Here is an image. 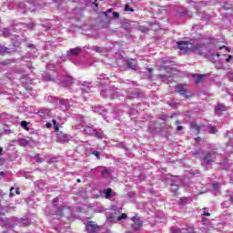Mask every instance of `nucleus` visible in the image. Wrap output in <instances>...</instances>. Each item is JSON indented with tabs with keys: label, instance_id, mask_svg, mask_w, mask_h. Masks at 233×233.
Instances as JSON below:
<instances>
[{
	"label": "nucleus",
	"instance_id": "obj_53",
	"mask_svg": "<svg viewBox=\"0 0 233 233\" xmlns=\"http://www.w3.org/2000/svg\"><path fill=\"white\" fill-rule=\"evenodd\" d=\"M70 81H72V77H69Z\"/></svg>",
	"mask_w": 233,
	"mask_h": 233
},
{
	"label": "nucleus",
	"instance_id": "obj_3",
	"mask_svg": "<svg viewBox=\"0 0 233 233\" xmlns=\"http://www.w3.org/2000/svg\"><path fill=\"white\" fill-rule=\"evenodd\" d=\"M131 221H133L132 228L136 231L141 230L143 228V221L139 220L137 217H132Z\"/></svg>",
	"mask_w": 233,
	"mask_h": 233
},
{
	"label": "nucleus",
	"instance_id": "obj_40",
	"mask_svg": "<svg viewBox=\"0 0 233 233\" xmlns=\"http://www.w3.org/2000/svg\"><path fill=\"white\" fill-rule=\"evenodd\" d=\"M213 188H215V190H218V184H213Z\"/></svg>",
	"mask_w": 233,
	"mask_h": 233
},
{
	"label": "nucleus",
	"instance_id": "obj_13",
	"mask_svg": "<svg viewBox=\"0 0 233 233\" xmlns=\"http://www.w3.org/2000/svg\"><path fill=\"white\" fill-rule=\"evenodd\" d=\"M106 199H110V196L112 195V188L108 187L107 189L104 190Z\"/></svg>",
	"mask_w": 233,
	"mask_h": 233
},
{
	"label": "nucleus",
	"instance_id": "obj_35",
	"mask_svg": "<svg viewBox=\"0 0 233 233\" xmlns=\"http://www.w3.org/2000/svg\"><path fill=\"white\" fill-rule=\"evenodd\" d=\"M93 5L96 6V8H98L99 7V4H97V0H95L93 2Z\"/></svg>",
	"mask_w": 233,
	"mask_h": 233
},
{
	"label": "nucleus",
	"instance_id": "obj_36",
	"mask_svg": "<svg viewBox=\"0 0 233 233\" xmlns=\"http://www.w3.org/2000/svg\"><path fill=\"white\" fill-rule=\"evenodd\" d=\"M46 128H52V124L49 123V122H47V123L46 124Z\"/></svg>",
	"mask_w": 233,
	"mask_h": 233
},
{
	"label": "nucleus",
	"instance_id": "obj_44",
	"mask_svg": "<svg viewBox=\"0 0 233 233\" xmlns=\"http://www.w3.org/2000/svg\"><path fill=\"white\" fill-rule=\"evenodd\" d=\"M3 154V147H0V156Z\"/></svg>",
	"mask_w": 233,
	"mask_h": 233
},
{
	"label": "nucleus",
	"instance_id": "obj_1",
	"mask_svg": "<svg viewBox=\"0 0 233 233\" xmlns=\"http://www.w3.org/2000/svg\"><path fill=\"white\" fill-rule=\"evenodd\" d=\"M175 92L180 96H184L186 99L192 97V93L188 91V89H187V87H185L182 84H178L175 86Z\"/></svg>",
	"mask_w": 233,
	"mask_h": 233
},
{
	"label": "nucleus",
	"instance_id": "obj_9",
	"mask_svg": "<svg viewBox=\"0 0 233 233\" xmlns=\"http://www.w3.org/2000/svg\"><path fill=\"white\" fill-rule=\"evenodd\" d=\"M127 65L128 68H131V70H136L137 68V61L131 59L127 62Z\"/></svg>",
	"mask_w": 233,
	"mask_h": 233
},
{
	"label": "nucleus",
	"instance_id": "obj_47",
	"mask_svg": "<svg viewBox=\"0 0 233 233\" xmlns=\"http://www.w3.org/2000/svg\"><path fill=\"white\" fill-rule=\"evenodd\" d=\"M0 176H5V172L1 171Z\"/></svg>",
	"mask_w": 233,
	"mask_h": 233
},
{
	"label": "nucleus",
	"instance_id": "obj_46",
	"mask_svg": "<svg viewBox=\"0 0 233 233\" xmlns=\"http://www.w3.org/2000/svg\"><path fill=\"white\" fill-rule=\"evenodd\" d=\"M196 141H201V137H197Z\"/></svg>",
	"mask_w": 233,
	"mask_h": 233
},
{
	"label": "nucleus",
	"instance_id": "obj_21",
	"mask_svg": "<svg viewBox=\"0 0 233 233\" xmlns=\"http://www.w3.org/2000/svg\"><path fill=\"white\" fill-rule=\"evenodd\" d=\"M125 12H134V8L130 7V5H126L124 7Z\"/></svg>",
	"mask_w": 233,
	"mask_h": 233
},
{
	"label": "nucleus",
	"instance_id": "obj_42",
	"mask_svg": "<svg viewBox=\"0 0 233 233\" xmlns=\"http://www.w3.org/2000/svg\"><path fill=\"white\" fill-rule=\"evenodd\" d=\"M15 194H16V195L21 194V192L19 191V188H16V190H15Z\"/></svg>",
	"mask_w": 233,
	"mask_h": 233
},
{
	"label": "nucleus",
	"instance_id": "obj_48",
	"mask_svg": "<svg viewBox=\"0 0 233 233\" xmlns=\"http://www.w3.org/2000/svg\"><path fill=\"white\" fill-rule=\"evenodd\" d=\"M107 219H108V220L114 219V217H108Z\"/></svg>",
	"mask_w": 233,
	"mask_h": 233
},
{
	"label": "nucleus",
	"instance_id": "obj_33",
	"mask_svg": "<svg viewBox=\"0 0 233 233\" xmlns=\"http://www.w3.org/2000/svg\"><path fill=\"white\" fill-rule=\"evenodd\" d=\"M59 203V198H56L53 199V205H57Z\"/></svg>",
	"mask_w": 233,
	"mask_h": 233
},
{
	"label": "nucleus",
	"instance_id": "obj_32",
	"mask_svg": "<svg viewBox=\"0 0 233 233\" xmlns=\"http://www.w3.org/2000/svg\"><path fill=\"white\" fill-rule=\"evenodd\" d=\"M158 70H160V71L164 70L165 72H168V69L167 68V66H160Z\"/></svg>",
	"mask_w": 233,
	"mask_h": 233
},
{
	"label": "nucleus",
	"instance_id": "obj_6",
	"mask_svg": "<svg viewBox=\"0 0 233 233\" xmlns=\"http://www.w3.org/2000/svg\"><path fill=\"white\" fill-rule=\"evenodd\" d=\"M56 139L60 143H68V135L63 133V132H58L56 134Z\"/></svg>",
	"mask_w": 233,
	"mask_h": 233
},
{
	"label": "nucleus",
	"instance_id": "obj_24",
	"mask_svg": "<svg viewBox=\"0 0 233 233\" xmlns=\"http://www.w3.org/2000/svg\"><path fill=\"white\" fill-rule=\"evenodd\" d=\"M54 163H57V157H51L48 161V164L49 165H54Z\"/></svg>",
	"mask_w": 233,
	"mask_h": 233
},
{
	"label": "nucleus",
	"instance_id": "obj_49",
	"mask_svg": "<svg viewBox=\"0 0 233 233\" xmlns=\"http://www.w3.org/2000/svg\"><path fill=\"white\" fill-rule=\"evenodd\" d=\"M180 123H181V122H179V120H177V121H176V124H177V125H179Z\"/></svg>",
	"mask_w": 233,
	"mask_h": 233
},
{
	"label": "nucleus",
	"instance_id": "obj_18",
	"mask_svg": "<svg viewBox=\"0 0 233 233\" xmlns=\"http://www.w3.org/2000/svg\"><path fill=\"white\" fill-rule=\"evenodd\" d=\"M128 216L126 213H122L121 216L117 217V221H121L122 219H127Z\"/></svg>",
	"mask_w": 233,
	"mask_h": 233
},
{
	"label": "nucleus",
	"instance_id": "obj_52",
	"mask_svg": "<svg viewBox=\"0 0 233 233\" xmlns=\"http://www.w3.org/2000/svg\"><path fill=\"white\" fill-rule=\"evenodd\" d=\"M126 233H134V232H132V231H127Z\"/></svg>",
	"mask_w": 233,
	"mask_h": 233
},
{
	"label": "nucleus",
	"instance_id": "obj_38",
	"mask_svg": "<svg viewBox=\"0 0 233 233\" xmlns=\"http://www.w3.org/2000/svg\"><path fill=\"white\" fill-rule=\"evenodd\" d=\"M95 50H96V52H101V47L96 46V47H95Z\"/></svg>",
	"mask_w": 233,
	"mask_h": 233
},
{
	"label": "nucleus",
	"instance_id": "obj_34",
	"mask_svg": "<svg viewBox=\"0 0 233 233\" xmlns=\"http://www.w3.org/2000/svg\"><path fill=\"white\" fill-rule=\"evenodd\" d=\"M230 59H232V55H228V58L226 59V63H230Z\"/></svg>",
	"mask_w": 233,
	"mask_h": 233
},
{
	"label": "nucleus",
	"instance_id": "obj_41",
	"mask_svg": "<svg viewBox=\"0 0 233 233\" xmlns=\"http://www.w3.org/2000/svg\"><path fill=\"white\" fill-rule=\"evenodd\" d=\"M159 77L163 79L164 77H167V75H159Z\"/></svg>",
	"mask_w": 233,
	"mask_h": 233
},
{
	"label": "nucleus",
	"instance_id": "obj_28",
	"mask_svg": "<svg viewBox=\"0 0 233 233\" xmlns=\"http://www.w3.org/2000/svg\"><path fill=\"white\" fill-rule=\"evenodd\" d=\"M14 190H15V188H14V187H11V188H10L9 196H10L11 198H14V196H15V193H13V192H14Z\"/></svg>",
	"mask_w": 233,
	"mask_h": 233
},
{
	"label": "nucleus",
	"instance_id": "obj_23",
	"mask_svg": "<svg viewBox=\"0 0 233 233\" xmlns=\"http://www.w3.org/2000/svg\"><path fill=\"white\" fill-rule=\"evenodd\" d=\"M93 136H95V137H97L98 139H101V137H102L101 133H99L98 131H96V130L93 131Z\"/></svg>",
	"mask_w": 233,
	"mask_h": 233
},
{
	"label": "nucleus",
	"instance_id": "obj_5",
	"mask_svg": "<svg viewBox=\"0 0 233 233\" xmlns=\"http://www.w3.org/2000/svg\"><path fill=\"white\" fill-rule=\"evenodd\" d=\"M86 227V228H90L89 233L98 232V230L101 228V226L96 224L94 221H88Z\"/></svg>",
	"mask_w": 233,
	"mask_h": 233
},
{
	"label": "nucleus",
	"instance_id": "obj_16",
	"mask_svg": "<svg viewBox=\"0 0 233 233\" xmlns=\"http://www.w3.org/2000/svg\"><path fill=\"white\" fill-rule=\"evenodd\" d=\"M52 123L54 125L55 132H59V124H57V121L56 119H53Z\"/></svg>",
	"mask_w": 233,
	"mask_h": 233
},
{
	"label": "nucleus",
	"instance_id": "obj_17",
	"mask_svg": "<svg viewBox=\"0 0 233 233\" xmlns=\"http://www.w3.org/2000/svg\"><path fill=\"white\" fill-rule=\"evenodd\" d=\"M191 128H194L197 132H200L201 130V127L196 123L191 124Z\"/></svg>",
	"mask_w": 233,
	"mask_h": 233
},
{
	"label": "nucleus",
	"instance_id": "obj_15",
	"mask_svg": "<svg viewBox=\"0 0 233 233\" xmlns=\"http://www.w3.org/2000/svg\"><path fill=\"white\" fill-rule=\"evenodd\" d=\"M111 99H116V97H119V95H117V93H113L112 94V89H108L107 90Z\"/></svg>",
	"mask_w": 233,
	"mask_h": 233
},
{
	"label": "nucleus",
	"instance_id": "obj_22",
	"mask_svg": "<svg viewBox=\"0 0 233 233\" xmlns=\"http://www.w3.org/2000/svg\"><path fill=\"white\" fill-rule=\"evenodd\" d=\"M138 30L142 32V34H146V32H148V27L147 26H139Z\"/></svg>",
	"mask_w": 233,
	"mask_h": 233
},
{
	"label": "nucleus",
	"instance_id": "obj_31",
	"mask_svg": "<svg viewBox=\"0 0 233 233\" xmlns=\"http://www.w3.org/2000/svg\"><path fill=\"white\" fill-rule=\"evenodd\" d=\"M223 48H225V50H227L228 52H230V48H228L227 46H220L219 50H223Z\"/></svg>",
	"mask_w": 233,
	"mask_h": 233
},
{
	"label": "nucleus",
	"instance_id": "obj_19",
	"mask_svg": "<svg viewBox=\"0 0 233 233\" xmlns=\"http://www.w3.org/2000/svg\"><path fill=\"white\" fill-rule=\"evenodd\" d=\"M8 48L0 46V56H5L6 54Z\"/></svg>",
	"mask_w": 233,
	"mask_h": 233
},
{
	"label": "nucleus",
	"instance_id": "obj_8",
	"mask_svg": "<svg viewBox=\"0 0 233 233\" xmlns=\"http://www.w3.org/2000/svg\"><path fill=\"white\" fill-rule=\"evenodd\" d=\"M72 208L70 206H62L57 208V210L55 212L56 216H59L60 218H63L64 210H70Z\"/></svg>",
	"mask_w": 233,
	"mask_h": 233
},
{
	"label": "nucleus",
	"instance_id": "obj_25",
	"mask_svg": "<svg viewBox=\"0 0 233 233\" xmlns=\"http://www.w3.org/2000/svg\"><path fill=\"white\" fill-rule=\"evenodd\" d=\"M218 132V129L215 127H209V134H216Z\"/></svg>",
	"mask_w": 233,
	"mask_h": 233
},
{
	"label": "nucleus",
	"instance_id": "obj_45",
	"mask_svg": "<svg viewBox=\"0 0 233 233\" xmlns=\"http://www.w3.org/2000/svg\"><path fill=\"white\" fill-rule=\"evenodd\" d=\"M112 12V8L107 9V13L110 14Z\"/></svg>",
	"mask_w": 233,
	"mask_h": 233
},
{
	"label": "nucleus",
	"instance_id": "obj_4",
	"mask_svg": "<svg viewBox=\"0 0 233 233\" xmlns=\"http://www.w3.org/2000/svg\"><path fill=\"white\" fill-rule=\"evenodd\" d=\"M203 50H205V44L192 45L191 52L194 54H198V56H203Z\"/></svg>",
	"mask_w": 233,
	"mask_h": 233
},
{
	"label": "nucleus",
	"instance_id": "obj_12",
	"mask_svg": "<svg viewBox=\"0 0 233 233\" xmlns=\"http://www.w3.org/2000/svg\"><path fill=\"white\" fill-rule=\"evenodd\" d=\"M195 78V82L197 85H199V83H201L203 81V78L205 77V75H194Z\"/></svg>",
	"mask_w": 233,
	"mask_h": 233
},
{
	"label": "nucleus",
	"instance_id": "obj_39",
	"mask_svg": "<svg viewBox=\"0 0 233 233\" xmlns=\"http://www.w3.org/2000/svg\"><path fill=\"white\" fill-rule=\"evenodd\" d=\"M202 216H210V213H208V212H204V213H202Z\"/></svg>",
	"mask_w": 233,
	"mask_h": 233
},
{
	"label": "nucleus",
	"instance_id": "obj_51",
	"mask_svg": "<svg viewBox=\"0 0 233 233\" xmlns=\"http://www.w3.org/2000/svg\"><path fill=\"white\" fill-rule=\"evenodd\" d=\"M202 221H207V218H202Z\"/></svg>",
	"mask_w": 233,
	"mask_h": 233
},
{
	"label": "nucleus",
	"instance_id": "obj_7",
	"mask_svg": "<svg viewBox=\"0 0 233 233\" xmlns=\"http://www.w3.org/2000/svg\"><path fill=\"white\" fill-rule=\"evenodd\" d=\"M214 159H216V153H207V155L204 156V162H206L207 165L213 163Z\"/></svg>",
	"mask_w": 233,
	"mask_h": 233
},
{
	"label": "nucleus",
	"instance_id": "obj_29",
	"mask_svg": "<svg viewBox=\"0 0 233 233\" xmlns=\"http://www.w3.org/2000/svg\"><path fill=\"white\" fill-rule=\"evenodd\" d=\"M187 233H197L196 231H194V228L193 227H189L187 228Z\"/></svg>",
	"mask_w": 233,
	"mask_h": 233
},
{
	"label": "nucleus",
	"instance_id": "obj_43",
	"mask_svg": "<svg viewBox=\"0 0 233 233\" xmlns=\"http://www.w3.org/2000/svg\"><path fill=\"white\" fill-rule=\"evenodd\" d=\"M199 154V151H194L193 155L198 156Z\"/></svg>",
	"mask_w": 233,
	"mask_h": 233
},
{
	"label": "nucleus",
	"instance_id": "obj_2",
	"mask_svg": "<svg viewBox=\"0 0 233 233\" xmlns=\"http://www.w3.org/2000/svg\"><path fill=\"white\" fill-rule=\"evenodd\" d=\"M177 45L180 52H184V54H187L189 50H192V43L189 41H178L177 42Z\"/></svg>",
	"mask_w": 233,
	"mask_h": 233
},
{
	"label": "nucleus",
	"instance_id": "obj_50",
	"mask_svg": "<svg viewBox=\"0 0 233 233\" xmlns=\"http://www.w3.org/2000/svg\"><path fill=\"white\" fill-rule=\"evenodd\" d=\"M76 181H77V183H81V179H79V178L76 179Z\"/></svg>",
	"mask_w": 233,
	"mask_h": 233
},
{
	"label": "nucleus",
	"instance_id": "obj_10",
	"mask_svg": "<svg viewBox=\"0 0 233 233\" xmlns=\"http://www.w3.org/2000/svg\"><path fill=\"white\" fill-rule=\"evenodd\" d=\"M68 54H70V56H79V54H81V47L72 48L68 51Z\"/></svg>",
	"mask_w": 233,
	"mask_h": 233
},
{
	"label": "nucleus",
	"instance_id": "obj_11",
	"mask_svg": "<svg viewBox=\"0 0 233 233\" xmlns=\"http://www.w3.org/2000/svg\"><path fill=\"white\" fill-rule=\"evenodd\" d=\"M215 110L216 112H218V114H221V112H225V110H227V107L225 106V105L220 104L216 106Z\"/></svg>",
	"mask_w": 233,
	"mask_h": 233
},
{
	"label": "nucleus",
	"instance_id": "obj_26",
	"mask_svg": "<svg viewBox=\"0 0 233 233\" xmlns=\"http://www.w3.org/2000/svg\"><path fill=\"white\" fill-rule=\"evenodd\" d=\"M93 156H96V159H101V155L99 154V151H93Z\"/></svg>",
	"mask_w": 233,
	"mask_h": 233
},
{
	"label": "nucleus",
	"instance_id": "obj_37",
	"mask_svg": "<svg viewBox=\"0 0 233 233\" xmlns=\"http://www.w3.org/2000/svg\"><path fill=\"white\" fill-rule=\"evenodd\" d=\"M181 130H183V127L178 126V127H177V132H181Z\"/></svg>",
	"mask_w": 233,
	"mask_h": 233
},
{
	"label": "nucleus",
	"instance_id": "obj_14",
	"mask_svg": "<svg viewBox=\"0 0 233 233\" xmlns=\"http://www.w3.org/2000/svg\"><path fill=\"white\" fill-rule=\"evenodd\" d=\"M19 144H20V147H28L29 145L28 140H26L25 138H21L19 140Z\"/></svg>",
	"mask_w": 233,
	"mask_h": 233
},
{
	"label": "nucleus",
	"instance_id": "obj_27",
	"mask_svg": "<svg viewBox=\"0 0 233 233\" xmlns=\"http://www.w3.org/2000/svg\"><path fill=\"white\" fill-rule=\"evenodd\" d=\"M171 233H181V229L179 228H172Z\"/></svg>",
	"mask_w": 233,
	"mask_h": 233
},
{
	"label": "nucleus",
	"instance_id": "obj_30",
	"mask_svg": "<svg viewBox=\"0 0 233 233\" xmlns=\"http://www.w3.org/2000/svg\"><path fill=\"white\" fill-rule=\"evenodd\" d=\"M113 17H114L115 19H119V13L114 12V13H113Z\"/></svg>",
	"mask_w": 233,
	"mask_h": 233
},
{
	"label": "nucleus",
	"instance_id": "obj_20",
	"mask_svg": "<svg viewBox=\"0 0 233 233\" xmlns=\"http://www.w3.org/2000/svg\"><path fill=\"white\" fill-rule=\"evenodd\" d=\"M21 127H22V128H25V130H28V122L22 121L21 122Z\"/></svg>",
	"mask_w": 233,
	"mask_h": 233
}]
</instances>
